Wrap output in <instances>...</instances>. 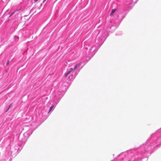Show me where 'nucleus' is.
I'll use <instances>...</instances> for the list:
<instances>
[{"mask_svg": "<svg viewBox=\"0 0 161 161\" xmlns=\"http://www.w3.org/2000/svg\"><path fill=\"white\" fill-rule=\"evenodd\" d=\"M130 161L129 160V161Z\"/></svg>", "mask_w": 161, "mask_h": 161, "instance_id": "9b49d317", "label": "nucleus"}, {"mask_svg": "<svg viewBox=\"0 0 161 161\" xmlns=\"http://www.w3.org/2000/svg\"><path fill=\"white\" fill-rule=\"evenodd\" d=\"M8 62L7 63V64H8Z\"/></svg>", "mask_w": 161, "mask_h": 161, "instance_id": "9d476101", "label": "nucleus"}, {"mask_svg": "<svg viewBox=\"0 0 161 161\" xmlns=\"http://www.w3.org/2000/svg\"><path fill=\"white\" fill-rule=\"evenodd\" d=\"M38 0H34V2H37Z\"/></svg>", "mask_w": 161, "mask_h": 161, "instance_id": "6e6552de", "label": "nucleus"}, {"mask_svg": "<svg viewBox=\"0 0 161 161\" xmlns=\"http://www.w3.org/2000/svg\"><path fill=\"white\" fill-rule=\"evenodd\" d=\"M46 0H44L43 1V2L44 3L45 1H46Z\"/></svg>", "mask_w": 161, "mask_h": 161, "instance_id": "1a4fd4ad", "label": "nucleus"}, {"mask_svg": "<svg viewBox=\"0 0 161 161\" xmlns=\"http://www.w3.org/2000/svg\"><path fill=\"white\" fill-rule=\"evenodd\" d=\"M116 10L115 9H112L110 14V15H112V14L115 12Z\"/></svg>", "mask_w": 161, "mask_h": 161, "instance_id": "f257e3e1", "label": "nucleus"}, {"mask_svg": "<svg viewBox=\"0 0 161 161\" xmlns=\"http://www.w3.org/2000/svg\"><path fill=\"white\" fill-rule=\"evenodd\" d=\"M14 13V12H13V13H11V14L9 16V17H10V16H11Z\"/></svg>", "mask_w": 161, "mask_h": 161, "instance_id": "0eeeda50", "label": "nucleus"}, {"mask_svg": "<svg viewBox=\"0 0 161 161\" xmlns=\"http://www.w3.org/2000/svg\"><path fill=\"white\" fill-rule=\"evenodd\" d=\"M53 105H52L50 108V109H49V111L48 112V113H49L51 110H52V109L53 108Z\"/></svg>", "mask_w": 161, "mask_h": 161, "instance_id": "7ed1b4c3", "label": "nucleus"}, {"mask_svg": "<svg viewBox=\"0 0 161 161\" xmlns=\"http://www.w3.org/2000/svg\"><path fill=\"white\" fill-rule=\"evenodd\" d=\"M78 65V64H76V65L75 66V67H74V70L75 69H76V68H77V67Z\"/></svg>", "mask_w": 161, "mask_h": 161, "instance_id": "39448f33", "label": "nucleus"}, {"mask_svg": "<svg viewBox=\"0 0 161 161\" xmlns=\"http://www.w3.org/2000/svg\"><path fill=\"white\" fill-rule=\"evenodd\" d=\"M11 105H12V103L10 104L9 105L8 107V110L9 108H10V107H11Z\"/></svg>", "mask_w": 161, "mask_h": 161, "instance_id": "20e7f679", "label": "nucleus"}, {"mask_svg": "<svg viewBox=\"0 0 161 161\" xmlns=\"http://www.w3.org/2000/svg\"><path fill=\"white\" fill-rule=\"evenodd\" d=\"M71 72V71H70V70H69L67 72V73L66 74V75H65V77H66Z\"/></svg>", "mask_w": 161, "mask_h": 161, "instance_id": "f03ea898", "label": "nucleus"}, {"mask_svg": "<svg viewBox=\"0 0 161 161\" xmlns=\"http://www.w3.org/2000/svg\"><path fill=\"white\" fill-rule=\"evenodd\" d=\"M74 70V69H73V68H71L70 69V70L72 72V71H73V70Z\"/></svg>", "mask_w": 161, "mask_h": 161, "instance_id": "423d86ee", "label": "nucleus"}]
</instances>
